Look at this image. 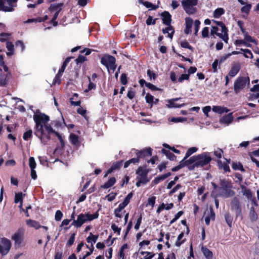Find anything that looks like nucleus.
<instances>
[{
	"label": "nucleus",
	"mask_w": 259,
	"mask_h": 259,
	"mask_svg": "<svg viewBox=\"0 0 259 259\" xmlns=\"http://www.w3.org/2000/svg\"><path fill=\"white\" fill-rule=\"evenodd\" d=\"M201 251L206 259H212L213 253L209 249L205 247H202Z\"/></svg>",
	"instance_id": "obj_21"
},
{
	"label": "nucleus",
	"mask_w": 259,
	"mask_h": 259,
	"mask_svg": "<svg viewBox=\"0 0 259 259\" xmlns=\"http://www.w3.org/2000/svg\"><path fill=\"white\" fill-rule=\"evenodd\" d=\"M163 33H167V36L171 39L174 33V30L171 26L168 25L165 29H163Z\"/></svg>",
	"instance_id": "obj_27"
},
{
	"label": "nucleus",
	"mask_w": 259,
	"mask_h": 259,
	"mask_svg": "<svg viewBox=\"0 0 259 259\" xmlns=\"http://www.w3.org/2000/svg\"><path fill=\"white\" fill-rule=\"evenodd\" d=\"M249 217L252 221H255L257 219V215L253 207H251L250 209Z\"/></svg>",
	"instance_id": "obj_43"
},
{
	"label": "nucleus",
	"mask_w": 259,
	"mask_h": 259,
	"mask_svg": "<svg viewBox=\"0 0 259 259\" xmlns=\"http://www.w3.org/2000/svg\"><path fill=\"white\" fill-rule=\"evenodd\" d=\"M197 150H198V149L196 147H191V148H189L187 150L186 154V156H185V157L183 159H184V160H186V159L188 157H189L191 155H192V154L196 152L197 151Z\"/></svg>",
	"instance_id": "obj_44"
},
{
	"label": "nucleus",
	"mask_w": 259,
	"mask_h": 259,
	"mask_svg": "<svg viewBox=\"0 0 259 259\" xmlns=\"http://www.w3.org/2000/svg\"><path fill=\"white\" fill-rule=\"evenodd\" d=\"M250 79L247 76L238 77L234 81V90L236 94H238L245 87H249Z\"/></svg>",
	"instance_id": "obj_4"
},
{
	"label": "nucleus",
	"mask_w": 259,
	"mask_h": 259,
	"mask_svg": "<svg viewBox=\"0 0 259 259\" xmlns=\"http://www.w3.org/2000/svg\"><path fill=\"white\" fill-rule=\"evenodd\" d=\"M156 23V19H153V18L149 16L147 20H146V24L148 25H154Z\"/></svg>",
	"instance_id": "obj_61"
},
{
	"label": "nucleus",
	"mask_w": 259,
	"mask_h": 259,
	"mask_svg": "<svg viewBox=\"0 0 259 259\" xmlns=\"http://www.w3.org/2000/svg\"><path fill=\"white\" fill-rule=\"evenodd\" d=\"M66 67V66H64V65H62L61 68L59 69L58 73L56 75L55 78L54 79V83H60V80L59 79V78L62 76V73L64 71L65 68Z\"/></svg>",
	"instance_id": "obj_30"
},
{
	"label": "nucleus",
	"mask_w": 259,
	"mask_h": 259,
	"mask_svg": "<svg viewBox=\"0 0 259 259\" xmlns=\"http://www.w3.org/2000/svg\"><path fill=\"white\" fill-rule=\"evenodd\" d=\"M197 0H183L182 2V5L187 13L192 14L196 11L195 7L197 5Z\"/></svg>",
	"instance_id": "obj_6"
},
{
	"label": "nucleus",
	"mask_w": 259,
	"mask_h": 259,
	"mask_svg": "<svg viewBox=\"0 0 259 259\" xmlns=\"http://www.w3.org/2000/svg\"><path fill=\"white\" fill-rule=\"evenodd\" d=\"M252 5L250 4L243 6L241 8V12L243 14H245L246 15H248L251 9Z\"/></svg>",
	"instance_id": "obj_37"
},
{
	"label": "nucleus",
	"mask_w": 259,
	"mask_h": 259,
	"mask_svg": "<svg viewBox=\"0 0 259 259\" xmlns=\"http://www.w3.org/2000/svg\"><path fill=\"white\" fill-rule=\"evenodd\" d=\"M26 223L28 227H32L36 229H37L41 227L39 223L38 222L34 220H32L30 219L27 220L26 221Z\"/></svg>",
	"instance_id": "obj_22"
},
{
	"label": "nucleus",
	"mask_w": 259,
	"mask_h": 259,
	"mask_svg": "<svg viewBox=\"0 0 259 259\" xmlns=\"http://www.w3.org/2000/svg\"><path fill=\"white\" fill-rule=\"evenodd\" d=\"M212 110L214 112L218 113L219 114H222L224 112L227 113L229 111V110L226 108L221 106H213L212 108Z\"/></svg>",
	"instance_id": "obj_20"
},
{
	"label": "nucleus",
	"mask_w": 259,
	"mask_h": 259,
	"mask_svg": "<svg viewBox=\"0 0 259 259\" xmlns=\"http://www.w3.org/2000/svg\"><path fill=\"white\" fill-rule=\"evenodd\" d=\"M209 211H210L209 214L205 218V222L207 225H209V223H210V221L211 220H214V218H215V213L213 212V210L212 207L210 208Z\"/></svg>",
	"instance_id": "obj_25"
},
{
	"label": "nucleus",
	"mask_w": 259,
	"mask_h": 259,
	"mask_svg": "<svg viewBox=\"0 0 259 259\" xmlns=\"http://www.w3.org/2000/svg\"><path fill=\"white\" fill-rule=\"evenodd\" d=\"M240 64L239 63H234L229 72V75L231 77L235 76L240 69Z\"/></svg>",
	"instance_id": "obj_14"
},
{
	"label": "nucleus",
	"mask_w": 259,
	"mask_h": 259,
	"mask_svg": "<svg viewBox=\"0 0 259 259\" xmlns=\"http://www.w3.org/2000/svg\"><path fill=\"white\" fill-rule=\"evenodd\" d=\"M70 140L72 144L77 145L78 143V136L74 134H71L70 135Z\"/></svg>",
	"instance_id": "obj_51"
},
{
	"label": "nucleus",
	"mask_w": 259,
	"mask_h": 259,
	"mask_svg": "<svg viewBox=\"0 0 259 259\" xmlns=\"http://www.w3.org/2000/svg\"><path fill=\"white\" fill-rule=\"evenodd\" d=\"M211 109V108L210 106H206L202 109V110H203L204 114L207 117H208L209 116L208 113L210 111Z\"/></svg>",
	"instance_id": "obj_63"
},
{
	"label": "nucleus",
	"mask_w": 259,
	"mask_h": 259,
	"mask_svg": "<svg viewBox=\"0 0 259 259\" xmlns=\"http://www.w3.org/2000/svg\"><path fill=\"white\" fill-rule=\"evenodd\" d=\"M180 98H174L171 99L166 100L165 101V106L168 108H181L185 105V104L183 103L182 104H177L176 102L178 101Z\"/></svg>",
	"instance_id": "obj_12"
},
{
	"label": "nucleus",
	"mask_w": 259,
	"mask_h": 259,
	"mask_svg": "<svg viewBox=\"0 0 259 259\" xmlns=\"http://www.w3.org/2000/svg\"><path fill=\"white\" fill-rule=\"evenodd\" d=\"M156 200L155 196H150L148 198L147 200V206H150L152 208L154 206Z\"/></svg>",
	"instance_id": "obj_46"
},
{
	"label": "nucleus",
	"mask_w": 259,
	"mask_h": 259,
	"mask_svg": "<svg viewBox=\"0 0 259 259\" xmlns=\"http://www.w3.org/2000/svg\"><path fill=\"white\" fill-rule=\"evenodd\" d=\"M25 230L20 229L14 233L12 239L14 241L16 245L20 246L23 242Z\"/></svg>",
	"instance_id": "obj_9"
},
{
	"label": "nucleus",
	"mask_w": 259,
	"mask_h": 259,
	"mask_svg": "<svg viewBox=\"0 0 259 259\" xmlns=\"http://www.w3.org/2000/svg\"><path fill=\"white\" fill-rule=\"evenodd\" d=\"M170 175H171V173L169 172H167L166 174H165L164 175H162L161 176H160L159 177H157L155 178L154 179V180L152 181V183L154 185H157L159 182L163 181L164 180H165L166 178H167Z\"/></svg>",
	"instance_id": "obj_19"
},
{
	"label": "nucleus",
	"mask_w": 259,
	"mask_h": 259,
	"mask_svg": "<svg viewBox=\"0 0 259 259\" xmlns=\"http://www.w3.org/2000/svg\"><path fill=\"white\" fill-rule=\"evenodd\" d=\"M220 22H218V26L212 27L211 29V33L212 34H216L217 35V33L220 31Z\"/></svg>",
	"instance_id": "obj_56"
},
{
	"label": "nucleus",
	"mask_w": 259,
	"mask_h": 259,
	"mask_svg": "<svg viewBox=\"0 0 259 259\" xmlns=\"http://www.w3.org/2000/svg\"><path fill=\"white\" fill-rule=\"evenodd\" d=\"M148 170L142 167H139L136 171L137 177L136 179L137 182L136 184V186L139 187L142 184H146L149 181L147 175Z\"/></svg>",
	"instance_id": "obj_5"
},
{
	"label": "nucleus",
	"mask_w": 259,
	"mask_h": 259,
	"mask_svg": "<svg viewBox=\"0 0 259 259\" xmlns=\"http://www.w3.org/2000/svg\"><path fill=\"white\" fill-rule=\"evenodd\" d=\"M220 31L217 33V35L221 38L225 42H227L228 40L227 29L222 22H220Z\"/></svg>",
	"instance_id": "obj_11"
},
{
	"label": "nucleus",
	"mask_w": 259,
	"mask_h": 259,
	"mask_svg": "<svg viewBox=\"0 0 259 259\" xmlns=\"http://www.w3.org/2000/svg\"><path fill=\"white\" fill-rule=\"evenodd\" d=\"M78 95L77 94H74L72 98L70 99V103L73 106H79L80 104V101H73V100L75 99L76 98H77Z\"/></svg>",
	"instance_id": "obj_52"
},
{
	"label": "nucleus",
	"mask_w": 259,
	"mask_h": 259,
	"mask_svg": "<svg viewBox=\"0 0 259 259\" xmlns=\"http://www.w3.org/2000/svg\"><path fill=\"white\" fill-rule=\"evenodd\" d=\"M139 3L143 4L146 8H149L150 10H156L158 7L153 5L151 3L147 2V1H142V0H140Z\"/></svg>",
	"instance_id": "obj_32"
},
{
	"label": "nucleus",
	"mask_w": 259,
	"mask_h": 259,
	"mask_svg": "<svg viewBox=\"0 0 259 259\" xmlns=\"http://www.w3.org/2000/svg\"><path fill=\"white\" fill-rule=\"evenodd\" d=\"M24 196V194H23L22 192H19L15 194V202H20V207H22V201Z\"/></svg>",
	"instance_id": "obj_29"
},
{
	"label": "nucleus",
	"mask_w": 259,
	"mask_h": 259,
	"mask_svg": "<svg viewBox=\"0 0 259 259\" xmlns=\"http://www.w3.org/2000/svg\"><path fill=\"white\" fill-rule=\"evenodd\" d=\"M63 217V213L60 210H57L56 212L55 216V219L57 221H59L61 220L62 218Z\"/></svg>",
	"instance_id": "obj_59"
},
{
	"label": "nucleus",
	"mask_w": 259,
	"mask_h": 259,
	"mask_svg": "<svg viewBox=\"0 0 259 259\" xmlns=\"http://www.w3.org/2000/svg\"><path fill=\"white\" fill-rule=\"evenodd\" d=\"M116 182V179L114 177L110 178L108 181L105 183L103 186H102V188L104 189H108L111 187H112Z\"/></svg>",
	"instance_id": "obj_28"
},
{
	"label": "nucleus",
	"mask_w": 259,
	"mask_h": 259,
	"mask_svg": "<svg viewBox=\"0 0 259 259\" xmlns=\"http://www.w3.org/2000/svg\"><path fill=\"white\" fill-rule=\"evenodd\" d=\"M98 238V236L93 234L92 233H90V235L87 237V241L88 243H91V245L97 241Z\"/></svg>",
	"instance_id": "obj_31"
},
{
	"label": "nucleus",
	"mask_w": 259,
	"mask_h": 259,
	"mask_svg": "<svg viewBox=\"0 0 259 259\" xmlns=\"http://www.w3.org/2000/svg\"><path fill=\"white\" fill-rule=\"evenodd\" d=\"M16 6L17 5H12L11 6H5L3 0H0V11L12 12L14 10V8L16 7Z\"/></svg>",
	"instance_id": "obj_16"
},
{
	"label": "nucleus",
	"mask_w": 259,
	"mask_h": 259,
	"mask_svg": "<svg viewBox=\"0 0 259 259\" xmlns=\"http://www.w3.org/2000/svg\"><path fill=\"white\" fill-rule=\"evenodd\" d=\"M6 47L9 51V52L7 53V55L8 56L12 55L14 52V45L11 42L8 41L7 42Z\"/></svg>",
	"instance_id": "obj_41"
},
{
	"label": "nucleus",
	"mask_w": 259,
	"mask_h": 259,
	"mask_svg": "<svg viewBox=\"0 0 259 259\" xmlns=\"http://www.w3.org/2000/svg\"><path fill=\"white\" fill-rule=\"evenodd\" d=\"M33 119L35 122L34 134L38 137L41 142L45 145L50 139V135L55 134L57 137L62 142L61 136L56 132L49 123L50 117L45 114L36 111L34 112Z\"/></svg>",
	"instance_id": "obj_1"
},
{
	"label": "nucleus",
	"mask_w": 259,
	"mask_h": 259,
	"mask_svg": "<svg viewBox=\"0 0 259 259\" xmlns=\"http://www.w3.org/2000/svg\"><path fill=\"white\" fill-rule=\"evenodd\" d=\"M146 102L148 103L151 108L154 104V97L151 94L147 93L145 96Z\"/></svg>",
	"instance_id": "obj_36"
},
{
	"label": "nucleus",
	"mask_w": 259,
	"mask_h": 259,
	"mask_svg": "<svg viewBox=\"0 0 259 259\" xmlns=\"http://www.w3.org/2000/svg\"><path fill=\"white\" fill-rule=\"evenodd\" d=\"M244 40H245L246 44H248V42H253L255 45H257V41L249 35H248L247 33H245V35H244Z\"/></svg>",
	"instance_id": "obj_39"
},
{
	"label": "nucleus",
	"mask_w": 259,
	"mask_h": 259,
	"mask_svg": "<svg viewBox=\"0 0 259 259\" xmlns=\"http://www.w3.org/2000/svg\"><path fill=\"white\" fill-rule=\"evenodd\" d=\"M101 63L105 65L108 70L109 68L114 71L115 65V59L114 57L110 55H105L101 58Z\"/></svg>",
	"instance_id": "obj_7"
},
{
	"label": "nucleus",
	"mask_w": 259,
	"mask_h": 259,
	"mask_svg": "<svg viewBox=\"0 0 259 259\" xmlns=\"http://www.w3.org/2000/svg\"><path fill=\"white\" fill-rule=\"evenodd\" d=\"M8 81V74L3 73L2 70L0 69V86H5Z\"/></svg>",
	"instance_id": "obj_24"
},
{
	"label": "nucleus",
	"mask_w": 259,
	"mask_h": 259,
	"mask_svg": "<svg viewBox=\"0 0 259 259\" xmlns=\"http://www.w3.org/2000/svg\"><path fill=\"white\" fill-rule=\"evenodd\" d=\"M62 5L61 4H53L51 5L50 8L51 12H60L61 10Z\"/></svg>",
	"instance_id": "obj_42"
},
{
	"label": "nucleus",
	"mask_w": 259,
	"mask_h": 259,
	"mask_svg": "<svg viewBox=\"0 0 259 259\" xmlns=\"http://www.w3.org/2000/svg\"><path fill=\"white\" fill-rule=\"evenodd\" d=\"M233 120V117L232 116V113H230L227 115H226L223 116L219 120V122L220 124L223 125L224 126H228Z\"/></svg>",
	"instance_id": "obj_13"
},
{
	"label": "nucleus",
	"mask_w": 259,
	"mask_h": 259,
	"mask_svg": "<svg viewBox=\"0 0 259 259\" xmlns=\"http://www.w3.org/2000/svg\"><path fill=\"white\" fill-rule=\"evenodd\" d=\"M200 25V22L199 20H196L195 21V22H194V28H195L194 34L195 35H197V33H198V32L199 30V28Z\"/></svg>",
	"instance_id": "obj_58"
},
{
	"label": "nucleus",
	"mask_w": 259,
	"mask_h": 259,
	"mask_svg": "<svg viewBox=\"0 0 259 259\" xmlns=\"http://www.w3.org/2000/svg\"><path fill=\"white\" fill-rule=\"evenodd\" d=\"M124 208H122V206L120 205H119L118 207L115 209L114 210V214L116 217L121 218L122 217V212L123 209Z\"/></svg>",
	"instance_id": "obj_45"
},
{
	"label": "nucleus",
	"mask_w": 259,
	"mask_h": 259,
	"mask_svg": "<svg viewBox=\"0 0 259 259\" xmlns=\"http://www.w3.org/2000/svg\"><path fill=\"white\" fill-rule=\"evenodd\" d=\"M225 13V10L223 8H219L214 10L213 13V16L215 18H220Z\"/></svg>",
	"instance_id": "obj_35"
},
{
	"label": "nucleus",
	"mask_w": 259,
	"mask_h": 259,
	"mask_svg": "<svg viewBox=\"0 0 259 259\" xmlns=\"http://www.w3.org/2000/svg\"><path fill=\"white\" fill-rule=\"evenodd\" d=\"M225 220L228 225L231 227L232 222V219L229 213H227L225 215Z\"/></svg>",
	"instance_id": "obj_62"
},
{
	"label": "nucleus",
	"mask_w": 259,
	"mask_h": 259,
	"mask_svg": "<svg viewBox=\"0 0 259 259\" xmlns=\"http://www.w3.org/2000/svg\"><path fill=\"white\" fill-rule=\"evenodd\" d=\"M211 160L209 153H204L201 154L194 156L188 160L189 164H193V167L203 166L208 164Z\"/></svg>",
	"instance_id": "obj_3"
},
{
	"label": "nucleus",
	"mask_w": 259,
	"mask_h": 259,
	"mask_svg": "<svg viewBox=\"0 0 259 259\" xmlns=\"http://www.w3.org/2000/svg\"><path fill=\"white\" fill-rule=\"evenodd\" d=\"M231 208L233 209L237 210L238 214L241 213V209L240 208L239 203L238 199L236 198H234L231 204Z\"/></svg>",
	"instance_id": "obj_23"
},
{
	"label": "nucleus",
	"mask_w": 259,
	"mask_h": 259,
	"mask_svg": "<svg viewBox=\"0 0 259 259\" xmlns=\"http://www.w3.org/2000/svg\"><path fill=\"white\" fill-rule=\"evenodd\" d=\"M29 165L30 169H35L36 166V163L35 161L34 158L31 157L29 159Z\"/></svg>",
	"instance_id": "obj_53"
},
{
	"label": "nucleus",
	"mask_w": 259,
	"mask_h": 259,
	"mask_svg": "<svg viewBox=\"0 0 259 259\" xmlns=\"http://www.w3.org/2000/svg\"><path fill=\"white\" fill-rule=\"evenodd\" d=\"M221 189L225 190L227 188H231L232 187V184L230 182L225 180H220Z\"/></svg>",
	"instance_id": "obj_26"
},
{
	"label": "nucleus",
	"mask_w": 259,
	"mask_h": 259,
	"mask_svg": "<svg viewBox=\"0 0 259 259\" xmlns=\"http://www.w3.org/2000/svg\"><path fill=\"white\" fill-rule=\"evenodd\" d=\"M174 206V204L172 203L165 204L162 203L157 208L156 212L159 213L161 211L165 210H169L172 208Z\"/></svg>",
	"instance_id": "obj_18"
},
{
	"label": "nucleus",
	"mask_w": 259,
	"mask_h": 259,
	"mask_svg": "<svg viewBox=\"0 0 259 259\" xmlns=\"http://www.w3.org/2000/svg\"><path fill=\"white\" fill-rule=\"evenodd\" d=\"M11 247V243L9 239L4 238L0 243V253L3 255L7 254Z\"/></svg>",
	"instance_id": "obj_8"
},
{
	"label": "nucleus",
	"mask_w": 259,
	"mask_h": 259,
	"mask_svg": "<svg viewBox=\"0 0 259 259\" xmlns=\"http://www.w3.org/2000/svg\"><path fill=\"white\" fill-rule=\"evenodd\" d=\"M75 234L74 233L71 234L70 238L68 240L67 243V245L68 246H71L73 244L75 240Z\"/></svg>",
	"instance_id": "obj_60"
},
{
	"label": "nucleus",
	"mask_w": 259,
	"mask_h": 259,
	"mask_svg": "<svg viewBox=\"0 0 259 259\" xmlns=\"http://www.w3.org/2000/svg\"><path fill=\"white\" fill-rule=\"evenodd\" d=\"M85 247L87 248H89L90 249V250L89 251L87 252L85 254L84 256H83L82 257H84V259H85L87 257L89 256L92 253V252L94 251V245H91V246H89L88 245H85Z\"/></svg>",
	"instance_id": "obj_54"
},
{
	"label": "nucleus",
	"mask_w": 259,
	"mask_h": 259,
	"mask_svg": "<svg viewBox=\"0 0 259 259\" xmlns=\"http://www.w3.org/2000/svg\"><path fill=\"white\" fill-rule=\"evenodd\" d=\"M184 233L182 232L178 236L177 239L175 243V246L177 247H180L185 241L184 239H183L184 237Z\"/></svg>",
	"instance_id": "obj_34"
},
{
	"label": "nucleus",
	"mask_w": 259,
	"mask_h": 259,
	"mask_svg": "<svg viewBox=\"0 0 259 259\" xmlns=\"http://www.w3.org/2000/svg\"><path fill=\"white\" fill-rule=\"evenodd\" d=\"M140 253L143 255L145 254L144 256V259H152L154 255V254L153 253L147 251H141Z\"/></svg>",
	"instance_id": "obj_50"
},
{
	"label": "nucleus",
	"mask_w": 259,
	"mask_h": 259,
	"mask_svg": "<svg viewBox=\"0 0 259 259\" xmlns=\"http://www.w3.org/2000/svg\"><path fill=\"white\" fill-rule=\"evenodd\" d=\"M230 189L231 188H227L225 190H223L222 192V195L225 197H229L233 196L234 192Z\"/></svg>",
	"instance_id": "obj_40"
},
{
	"label": "nucleus",
	"mask_w": 259,
	"mask_h": 259,
	"mask_svg": "<svg viewBox=\"0 0 259 259\" xmlns=\"http://www.w3.org/2000/svg\"><path fill=\"white\" fill-rule=\"evenodd\" d=\"M189 79V74H183L178 78V81L182 82L184 80H188Z\"/></svg>",
	"instance_id": "obj_57"
},
{
	"label": "nucleus",
	"mask_w": 259,
	"mask_h": 259,
	"mask_svg": "<svg viewBox=\"0 0 259 259\" xmlns=\"http://www.w3.org/2000/svg\"><path fill=\"white\" fill-rule=\"evenodd\" d=\"M181 46L184 48H187L192 50V48L190 46L189 44L187 41H182L181 42Z\"/></svg>",
	"instance_id": "obj_64"
},
{
	"label": "nucleus",
	"mask_w": 259,
	"mask_h": 259,
	"mask_svg": "<svg viewBox=\"0 0 259 259\" xmlns=\"http://www.w3.org/2000/svg\"><path fill=\"white\" fill-rule=\"evenodd\" d=\"M186 28L185 32L186 34H190L192 32V27L193 24V20L190 17H187L185 19Z\"/></svg>",
	"instance_id": "obj_15"
},
{
	"label": "nucleus",
	"mask_w": 259,
	"mask_h": 259,
	"mask_svg": "<svg viewBox=\"0 0 259 259\" xmlns=\"http://www.w3.org/2000/svg\"><path fill=\"white\" fill-rule=\"evenodd\" d=\"M131 153L135 154L139 159L141 158L151 156L152 155L150 148H146L140 151H138L137 150L133 149Z\"/></svg>",
	"instance_id": "obj_10"
},
{
	"label": "nucleus",
	"mask_w": 259,
	"mask_h": 259,
	"mask_svg": "<svg viewBox=\"0 0 259 259\" xmlns=\"http://www.w3.org/2000/svg\"><path fill=\"white\" fill-rule=\"evenodd\" d=\"M162 20L163 23L167 26L170 25L171 23V15L167 12H164L161 14Z\"/></svg>",
	"instance_id": "obj_17"
},
{
	"label": "nucleus",
	"mask_w": 259,
	"mask_h": 259,
	"mask_svg": "<svg viewBox=\"0 0 259 259\" xmlns=\"http://www.w3.org/2000/svg\"><path fill=\"white\" fill-rule=\"evenodd\" d=\"M187 120V118L186 117H172L169 119V121L175 123L178 122H185Z\"/></svg>",
	"instance_id": "obj_47"
},
{
	"label": "nucleus",
	"mask_w": 259,
	"mask_h": 259,
	"mask_svg": "<svg viewBox=\"0 0 259 259\" xmlns=\"http://www.w3.org/2000/svg\"><path fill=\"white\" fill-rule=\"evenodd\" d=\"M32 136V131L29 130L26 131L23 136V139L25 141H28Z\"/></svg>",
	"instance_id": "obj_49"
},
{
	"label": "nucleus",
	"mask_w": 259,
	"mask_h": 259,
	"mask_svg": "<svg viewBox=\"0 0 259 259\" xmlns=\"http://www.w3.org/2000/svg\"><path fill=\"white\" fill-rule=\"evenodd\" d=\"M223 154V152L222 149L218 148L214 151V154L216 158L220 159Z\"/></svg>",
	"instance_id": "obj_55"
},
{
	"label": "nucleus",
	"mask_w": 259,
	"mask_h": 259,
	"mask_svg": "<svg viewBox=\"0 0 259 259\" xmlns=\"http://www.w3.org/2000/svg\"><path fill=\"white\" fill-rule=\"evenodd\" d=\"M99 215L98 211L95 212L93 214H91L90 212L80 213L77 216L76 220H74L72 222L71 226L76 228H80L83 224L97 219L99 217Z\"/></svg>",
	"instance_id": "obj_2"
},
{
	"label": "nucleus",
	"mask_w": 259,
	"mask_h": 259,
	"mask_svg": "<svg viewBox=\"0 0 259 259\" xmlns=\"http://www.w3.org/2000/svg\"><path fill=\"white\" fill-rule=\"evenodd\" d=\"M133 197V193H129L125 198L123 201L122 203L120 204L121 206H122V208H124L127 205V204L130 203L131 199H132Z\"/></svg>",
	"instance_id": "obj_38"
},
{
	"label": "nucleus",
	"mask_w": 259,
	"mask_h": 259,
	"mask_svg": "<svg viewBox=\"0 0 259 259\" xmlns=\"http://www.w3.org/2000/svg\"><path fill=\"white\" fill-rule=\"evenodd\" d=\"M189 165V163H188V160H184V159H183L182 160H181L180 161L179 165L173 167L171 170L173 171H176L179 170L180 168L183 167L185 165Z\"/></svg>",
	"instance_id": "obj_33"
},
{
	"label": "nucleus",
	"mask_w": 259,
	"mask_h": 259,
	"mask_svg": "<svg viewBox=\"0 0 259 259\" xmlns=\"http://www.w3.org/2000/svg\"><path fill=\"white\" fill-rule=\"evenodd\" d=\"M240 50L243 52V54L245 57L250 58L251 59L253 58V54L249 50L241 49Z\"/></svg>",
	"instance_id": "obj_48"
}]
</instances>
